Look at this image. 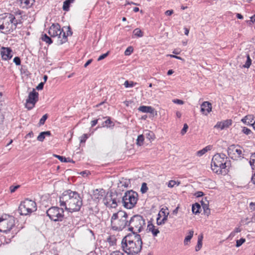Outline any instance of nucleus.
Returning <instances> with one entry per match:
<instances>
[{
	"label": "nucleus",
	"instance_id": "obj_35",
	"mask_svg": "<svg viewBox=\"0 0 255 255\" xmlns=\"http://www.w3.org/2000/svg\"><path fill=\"white\" fill-rule=\"evenodd\" d=\"M247 61L246 62V63L245 65H243V67L245 68H249L252 64V60L250 57V55L249 54L247 56Z\"/></svg>",
	"mask_w": 255,
	"mask_h": 255
},
{
	"label": "nucleus",
	"instance_id": "obj_55",
	"mask_svg": "<svg viewBox=\"0 0 255 255\" xmlns=\"http://www.w3.org/2000/svg\"><path fill=\"white\" fill-rule=\"evenodd\" d=\"M173 103L179 104V105H182L184 104V102L182 100H179V99H175L173 101Z\"/></svg>",
	"mask_w": 255,
	"mask_h": 255
},
{
	"label": "nucleus",
	"instance_id": "obj_40",
	"mask_svg": "<svg viewBox=\"0 0 255 255\" xmlns=\"http://www.w3.org/2000/svg\"><path fill=\"white\" fill-rule=\"evenodd\" d=\"M133 48L131 46L128 47L125 51V55L128 56L133 52Z\"/></svg>",
	"mask_w": 255,
	"mask_h": 255
},
{
	"label": "nucleus",
	"instance_id": "obj_45",
	"mask_svg": "<svg viewBox=\"0 0 255 255\" xmlns=\"http://www.w3.org/2000/svg\"><path fill=\"white\" fill-rule=\"evenodd\" d=\"M121 183H122V185L125 187H128L130 183L129 180L124 179L121 181Z\"/></svg>",
	"mask_w": 255,
	"mask_h": 255
},
{
	"label": "nucleus",
	"instance_id": "obj_10",
	"mask_svg": "<svg viewBox=\"0 0 255 255\" xmlns=\"http://www.w3.org/2000/svg\"><path fill=\"white\" fill-rule=\"evenodd\" d=\"M138 200V194L132 190L127 191L122 198L123 206L127 209H132Z\"/></svg>",
	"mask_w": 255,
	"mask_h": 255
},
{
	"label": "nucleus",
	"instance_id": "obj_61",
	"mask_svg": "<svg viewBox=\"0 0 255 255\" xmlns=\"http://www.w3.org/2000/svg\"><path fill=\"white\" fill-rule=\"evenodd\" d=\"M173 13V10H166L165 12L166 15H171Z\"/></svg>",
	"mask_w": 255,
	"mask_h": 255
},
{
	"label": "nucleus",
	"instance_id": "obj_52",
	"mask_svg": "<svg viewBox=\"0 0 255 255\" xmlns=\"http://www.w3.org/2000/svg\"><path fill=\"white\" fill-rule=\"evenodd\" d=\"M44 86V82H41L36 87V89L37 90H42Z\"/></svg>",
	"mask_w": 255,
	"mask_h": 255
},
{
	"label": "nucleus",
	"instance_id": "obj_44",
	"mask_svg": "<svg viewBox=\"0 0 255 255\" xmlns=\"http://www.w3.org/2000/svg\"><path fill=\"white\" fill-rule=\"evenodd\" d=\"M241 231V229L240 228H236L233 232H232L229 236V238H231V236H234L236 233H239Z\"/></svg>",
	"mask_w": 255,
	"mask_h": 255
},
{
	"label": "nucleus",
	"instance_id": "obj_1",
	"mask_svg": "<svg viewBox=\"0 0 255 255\" xmlns=\"http://www.w3.org/2000/svg\"><path fill=\"white\" fill-rule=\"evenodd\" d=\"M59 203L61 207L69 212L80 211L83 201L80 194L71 190L65 191L59 197Z\"/></svg>",
	"mask_w": 255,
	"mask_h": 255
},
{
	"label": "nucleus",
	"instance_id": "obj_9",
	"mask_svg": "<svg viewBox=\"0 0 255 255\" xmlns=\"http://www.w3.org/2000/svg\"><path fill=\"white\" fill-rule=\"evenodd\" d=\"M37 205L36 203L28 199H26L21 202L18 207V212L21 215L26 216L36 211Z\"/></svg>",
	"mask_w": 255,
	"mask_h": 255
},
{
	"label": "nucleus",
	"instance_id": "obj_38",
	"mask_svg": "<svg viewBox=\"0 0 255 255\" xmlns=\"http://www.w3.org/2000/svg\"><path fill=\"white\" fill-rule=\"evenodd\" d=\"M148 187L146 183H142L140 188V191L142 193H145L147 192Z\"/></svg>",
	"mask_w": 255,
	"mask_h": 255
},
{
	"label": "nucleus",
	"instance_id": "obj_33",
	"mask_svg": "<svg viewBox=\"0 0 255 255\" xmlns=\"http://www.w3.org/2000/svg\"><path fill=\"white\" fill-rule=\"evenodd\" d=\"M202 206L203 207V208L204 209V211L205 214L208 215L210 213V210L208 208V204L204 203L203 201H201Z\"/></svg>",
	"mask_w": 255,
	"mask_h": 255
},
{
	"label": "nucleus",
	"instance_id": "obj_29",
	"mask_svg": "<svg viewBox=\"0 0 255 255\" xmlns=\"http://www.w3.org/2000/svg\"><path fill=\"white\" fill-rule=\"evenodd\" d=\"M200 209V205L198 203H196L193 205L192 210L193 213L197 214L200 212L199 210Z\"/></svg>",
	"mask_w": 255,
	"mask_h": 255
},
{
	"label": "nucleus",
	"instance_id": "obj_36",
	"mask_svg": "<svg viewBox=\"0 0 255 255\" xmlns=\"http://www.w3.org/2000/svg\"><path fill=\"white\" fill-rule=\"evenodd\" d=\"M136 84V83L133 81L128 82V80L126 81L124 84L126 88L132 87Z\"/></svg>",
	"mask_w": 255,
	"mask_h": 255
},
{
	"label": "nucleus",
	"instance_id": "obj_46",
	"mask_svg": "<svg viewBox=\"0 0 255 255\" xmlns=\"http://www.w3.org/2000/svg\"><path fill=\"white\" fill-rule=\"evenodd\" d=\"M55 157H56L59 160H60L61 162H67L68 161L67 160V158H66L65 157L55 155Z\"/></svg>",
	"mask_w": 255,
	"mask_h": 255
},
{
	"label": "nucleus",
	"instance_id": "obj_16",
	"mask_svg": "<svg viewBox=\"0 0 255 255\" xmlns=\"http://www.w3.org/2000/svg\"><path fill=\"white\" fill-rule=\"evenodd\" d=\"M232 123L231 120H226L222 122H219L215 126L214 128L221 130L229 128Z\"/></svg>",
	"mask_w": 255,
	"mask_h": 255
},
{
	"label": "nucleus",
	"instance_id": "obj_2",
	"mask_svg": "<svg viewBox=\"0 0 255 255\" xmlns=\"http://www.w3.org/2000/svg\"><path fill=\"white\" fill-rule=\"evenodd\" d=\"M142 242L140 235L136 233H129L122 240L123 250L129 255L138 254L142 249Z\"/></svg>",
	"mask_w": 255,
	"mask_h": 255
},
{
	"label": "nucleus",
	"instance_id": "obj_34",
	"mask_svg": "<svg viewBox=\"0 0 255 255\" xmlns=\"http://www.w3.org/2000/svg\"><path fill=\"white\" fill-rule=\"evenodd\" d=\"M144 141V136L142 134L139 135L138 136L137 138L136 139V144L138 145H142Z\"/></svg>",
	"mask_w": 255,
	"mask_h": 255
},
{
	"label": "nucleus",
	"instance_id": "obj_60",
	"mask_svg": "<svg viewBox=\"0 0 255 255\" xmlns=\"http://www.w3.org/2000/svg\"><path fill=\"white\" fill-rule=\"evenodd\" d=\"M250 207L251 210L253 211H255V203L254 202H251L250 203Z\"/></svg>",
	"mask_w": 255,
	"mask_h": 255
},
{
	"label": "nucleus",
	"instance_id": "obj_15",
	"mask_svg": "<svg viewBox=\"0 0 255 255\" xmlns=\"http://www.w3.org/2000/svg\"><path fill=\"white\" fill-rule=\"evenodd\" d=\"M0 55L3 60H8L12 57V51L9 47H2L0 48Z\"/></svg>",
	"mask_w": 255,
	"mask_h": 255
},
{
	"label": "nucleus",
	"instance_id": "obj_48",
	"mask_svg": "<svg viewBox=\"0 0 255 255\" xmlns=\"http://www.w3.org/2000/svg\"><path fill=\"white\" fill-rule=\"evenodd\" d=\"M88 138L87 134H84L80 137V142H85L86 139Z\"/></svg>",
	"mask_w": 255,
	"mask_h": 255
},
{
	"label": "nucleus",
	"instance_id": "obj_49",
	"mask_svg": "<svg viewBox=\"0 0 255 255\" xmlns=\"http://www.w3.org/2000/svg\"><path fill=\"white\" fill-rule=\"evenodd\" d=\"M188 128V125L186 124H185L184 125L181 131V134L182 135H184L186 132Z\"/></svg>",
	"mask_w": 255,
	"mask_h": 255
},
{
	"label": "nucleus",
	"instance_id": "obj_62",
	"mask_svg": "<svg viewBox=\"0 0 255 255\" xmlns=\"http://www.w3.org/2000/svg\"><path fill=\"white\" fill-rule=\"evenodd\" d=\"M89 171H82L81 172V174L83 176H88V175L89 174Z\"/></svg>",
	"mask_w": 255,
	"mask_h": 255
},
{
	"label": "nucleus",
	"instance_id": "obj_25",
	"mask_svg": "<svg viewBox=\"0 0 255 255\" xmlns=\"http://www.w3.org/2000/svg\"><path fill=\"white\" fill-rule=\"evenodd\" d=\"M144 135L146 138L149 140L154 139L155 138V135L154 133L150 130H146L144 131Z\"/></svg>",
	"mask_w": 255,
	"mask_h": 255
},
{
	"label": "nucleus",
	"instance_id": "obj_43",
	"mask_svg": "<svg viewBox=\"0 0 255 255\" xmlns=\"http://www.w3.org/2000/svg\"><path fill=\"white\" fill-rule=\"evenodd\" d=\"M245 239H243V238H242L240 240H237L236 241V247H240L243 243H245Z\"/></svg>",
	"mask_w": 255,
	"mask_h": 255
},
{
	"label": "nucleus",
	"instance_id": "obj_57",
	"mask_svg": "<svg viewBox=\"0 0 255 255\" xmlns=\"http://www.w3.org/2000/svg\"><path fill=\"white\" fill-rule=\"evenodd\" d=\"M66 29H67V33L66 34V37L67 38V36L72 35V32L71 30H70V27H67Z\"/></svg>",
	"mask_w": 255,
	"mask_h": 255
},
{
	"label": "nucleus",
	"instance_id": "obj_11",
	"mask_svg": "<svg viewBox=\"0 0 255 255\" xmlns=\"http://www.w3.org/2000/svg\"><path fill=\"white\" fill-rule=\"evenodd\" d=\"M63 207L61 208L57 207H52L46 212L49 218L55 222L62 221L64 217V210Z\"/></svg>",
	"mask_w": 255,
	"mask_h": 255
},
{
	"label": "nucleus",
	"instance_id": "obj_42",
	"mask_svg": "<svg viewBox=\"0 0 255 255\" xmlns=\"http://www.w3.org/2000/svg\"><path fill=\"white\" fill-rule=\"evenodd\" d=\"M242 132L247 135H249L251 133H252V132L250 129H249L246 127L243 128Z\"/></svg>",
	"mask_w": 255,
	"mask_h": 255
},
{
	"label": "nucleus",
	"instance_id": "obj_8",
	"mask_svg": "<svg viewBox=\"0 0 255 255\" xmlns=\"http://www.w3.org/2000/svg\"><path fill=\"white\" fill-rule=\"evenodd\" d=\"M48 33L51 37L56 39V42L59 45L67 41L66 33L64 31L63 28L61 29L58 23L53 24L49 29Z\"/></svg>",
	"mask_w": 255,
	"mask_h": 255
},
{
	"label": "nucleus",
	"instance_id": "obj_32",
	"mask_svg": "<svg viewBox=\"0 0 255 255\" xmlns=\"http://www.w3.org/2000/svg\"><path fill=\"white\" fill-rule=\"evenodd\" d=\"M133 34L138 37H141L143 36V32L139 28H135L133 31Z\"/></svg>",
	"mask_w": 255,
	"mask_h": 255
},
{
	"label": "nucleus",
	"instance_id": "obj_13",
	"mask_svg": "<svg viewBox=\"0 0 255 255\" xmlns=\"http://www.w3.org/2000/svg\"><path fill=\"white\" fill-rule=\"evenodd\" d=\"M38 93L33 89L32 91L28 94V98L25 103V107L28 110H31L38 100Z\"/></svg>",
	"mask_w": 255,
	"mask_h": 255
},
{
	"label": "nucleus",
	"instance_id": "obj_56",
	"mask_svg": "<svg viewBox=\"0 0 255 255\" xmlns=\"http://www.w3.org/2000/svg\"><path fill=\"white\" fill-rule=\"evenodd\" d=\"M204 195V193L202 191H198L197 192H196L194 194V195L196 197H202L203 195Z\"/></svg>",
	"mask_w": 255,
	"mask_h": 255
},
{
	"label": "nucleus",
	"instance_id": "obj_4",
	"mask_svg": "<svg viewBox=\"0 0 255 255\" xmlns=\"http://www.w3.org/2000/svg\"><path fill=\"white\" fill-rule=\"evenodd\" d=\"M128 215L124 211L114 213L111 219V228L115 231H122L126 227H128Z\"/></svg>",
	"mask_w": 255,
	"mask_h": 255
},
{
	"label": "nucleus",
	"instance_id": "obj_12",
	"mask_svg": "<svg viewBox=\"0 0 255 255\" xmlns=\"http://www.w3.org/2000/svg\"><path fill=\"white\" fill-rule=\"evenodd\" d=\"M118 202H120V200L118 198L117 194L110 193L103 199L104 204L109 208H116L118 206Z\"/></svg>",
	"mask_w": 255,
	"mask_h": 255
},
{
	"label": "nucleus",
	"instance_id": "obj_50",
	"mask_svg": "<svg viewBox=\"0 0 255 255\" xmlns=\"http://www.w3.org/2000/svg\"><path fill=\"white\" fill-rule=\"evenodd\" d=\"M13 62L15 63V64L16 65H20L21 63V61L20 58L18 57H15L13 59Z\"/></svg>",
	"mask_w": 255,
	"mask_h": 255
},
{
	"label": "nucleus",
	"instance_id": "obj_6",
	"mask_svg": "<svg viewBox=\"0 0 255 255\" xmlns=\"http://www.w3.org/2000/svg\"><path fill=\"white\" fill-rule=\"evenodd\" d=\"M226 155L224 153L215 154L212 159L211 168L212 170L218 174H222L223 170L226 167Z\"/></svg>",
	"mask_w": 255,
	"mask_h": 255
},
{
	"label": "nucleus",
	"instance_id": "obj_64",
	"mask_svg": "<svg viewBox=\"0 0 255 255\" xmlns=\"http://www.w3.org/2000/svg\"><path fill=\"white\" fill-rule=\"evenodd\" d=\"M92 62V59H89L87 62L84 65V67H87L89 64H90L91 63V62Z\"/></svg>",
	"mask_w": 255,
	"mask_h": 255
},
{
	"label": "nucleus",
	"instance_id": "obj_30",
	"mask_svg": "<svg viewBox=\"0 0 255 255\" xmlns=\"http://www.w3.org/2000/svg\"><path fill=\"white\" fill-rule=\"evenodd\" d=\"M32 2H30V0H21V3L24 4V6L26 8L30 7L32 4L34 0H32Z\"/></svg>",
	"mask_w": 255,
	"mask_h": 255
},
{
	"label": "nucleus",
	"instance_id": "obj_17",
	"mask_svg": "<svg viewBox=\"0 0 255 255\" xmlns=\"http://www.w3.org/2000/svg\"><path fill=\"white\" fill-rule=\"evenodd\" d=\"M212 110V105L209 102H204L201 105V112L207 115Z\"/></svg>",
	"mask_w": 255,
	"mask_h": 255
},
{
	"label": "nucleus",
	"instance_id": "obj_3",
	"mask_svg": "<svg viewBox=\"0 0 255 255\" xmlns=\"http://www.w3.org/2000/svg\"><path fill=\"white\" fill-rule=\"evenodd\" d=\"M21 23V20L16 19L12 14L4 13L0 15V30L4 33L13 32Z\"/></svg>",
	"mask_w": 255,
	"mask_h": 255
},
{
	"label": "nucleus",
	"instance_id": "obj_28",
	"mask_svg": "<svg viewBox=\"0 0 255 255\" xmlns=\"http://www.w3.org/2000/svg\"><path fill=\"white\" fill-rule=\"evenodd\" d=\"M250 164L253 170L255 169V152L251 156Z\"/></svg>",
	"mask_w": 255,
	"mask_h": 255
},
{
	"label": "nucleus",
	"instance_id": "obj_19",
	"mask_svg": "<svg viewBox=\"0 0 255 255\" xmlns=\"http://www.w3.org/2000/svg\"><path fill=\"white\" fill-rule=\"evenodd\" d=\"M255 120V117L252 115H248L241 120V121L248 126H251Z\"/></svg>",
	"mask_w": 255,
	"mask_h": 255
},
{
	"label": "nucleus",
	"instance_id": "obj_22",
	"mask_svg": "<svg viewBox=\"0 0 255 255\" xmlns=\"http://www.w3.org/2000/svg\"><path fill=\"white\" fill-rule=\"evenodd\" d=\"M212 148V146L208 145L203 148L202 149L199 150L197 152V155L198 156H201L204 155L208 151L210 150Z\"/></svg>",
	"mask_w": 255,
	"mask_h": 255
},
{
	"label": "nucleus",
	"instance_id": "obj_63",
	"mask_svg": "<svg viewBox=\"0 0 255 255\" xmlns=\"http://www.w3.org/2000/svg\"><path fill=\"white\" fill-rule=\"evenodd\" d=\"M98 120H93L91 122V127H94L98 123Z\"/></svg>",
	"mask_w": 255,
	"mask_h": 255
},
{
	"label": "nucleus",
	"instance_id": "obj_14",
	"mask_svg": "<svg viewBox=\"0 0 255 255\" xmlns=\"http://www.w3.org/2000/svg\"><path fill=\"white\" fill-rule=\"evenodd\" d=\"M228 152L229 155L232 158H234L235 159H237L243 155L242 148L238 145H231L228 148Z\"/></svg>",
	"mask_w": 255,
	"mask_h": 255
},
{
	"label": "nucleus",
	"instance_id": "obj_59",
	"mask_svg": "<svg viewBox=\"0 0 255 255\" xmlns=\"http://www.w3.org/2000/svg\"><path fill=\"white\" fill-rule=\"evenodd\" d=\"M167 56H169L170 57H172V58H174L177 59H179V60H183L181 57L176 56L174 55L169 54V55H167Z\"/></svg>",
	"mask_w": 255,
	"mask_h": 255
},
{
	"label": "nucleus",
	"instance_id": "obj_21",
	"mask_svg": "<svg viewBox=\"0 0 255 255\" xmlns=\"http://www.w3.org/2000/svg\"><path fill=\"white\" fill-rule=\"evenodd\" d=\"M51 132L50 131H43L39 133L37 137V139L39 141H43L46 136H50Z\"/></svg>",
	"mask_w": 255,
	"mask_h": 255
},
{
	"label": "nucleus",
	"instance_id": "obj_18",
	"mask_svg": "<svg viewBox=\"0 0 255 255\" xmlns=\"http://www.w3.org/2000/svg\"><path fill=\"white\" fill-rule=\"evenodd\" d=\"M147 230L149 232H151L154 237H156L159 233V231L155 226L152 224L150 222H148L147 226Z\"/></svg>",
	"mask_w": 255,
	"mask_h": 255
},
{
	"label": "nucleus",
	"instance_id": "obj_37",
	"mask_svg": "<svg viewBox=\"0 0 255 255\" xmlns=\"http://www.w3.org/2000/svg\"><path fill=\"white\" fill-rule=\"evenodd\" d=\"M178 186L180 184V182H176L174 180H170L168 182L167 186L169 188H173L175 185Z\"/></svg>",
	"mask_w": 255,
	"mask_h": 255
},
{
	"label": "nucleus",
	"instance_id": "obj_7",
	"mask_svg": "<svg viewBox=\"0 0 255 255\" xmlns=\"http://www.w3.org/2000/svg\"><path fill=\"white\" fill-rule=\"evenodd\" d=\"M4 218L2 217L0 218V232L7 233L12 231V236L13 237L19 230H15L16 219L12 216H8Z\"/></svg>",
	"mask_w": 255,
	"mask_h": 255
},
{
	"label": "nucleus",
	"instance_id": "obj_5",
	"mask_svg": "<svg viewBox=\"0 0 255 255\" xmlns=\"http://www.w3.org/2000/svg\"><path fill=\"white\" fill-rule=\"evenodd\" d=\"M128 231L131 233L141 232L146 226L145 220L143 217L139 215L132 216L129 220Z\"/></svg>",
	"mask_w": 255,
	"mask_h": 255
},
{
	"label": "nucleus",
	"instance_id": "obj_39",
	"mask_svg": "<svg viewBox=\"0 0 255 255\" xmlns=\"http://www.w3.org/2000/svg\"><path fill=\"white\" fill-rule=\"evenodd\" d=\"M102 192L100 193V192L98 189H97L94 191V196L97 199H101L103 196V195H102Z\"/></svg>",
	"mask_w": 255,
	"mask_h": 255
},
{
	"label": "nucleus",
	"instance_id": "obj_47",
	"mask_svg": "<svg viewBox=\"0 0 255 255\" xmlns=\"http://www.w3.org/2000/svg\"><path fill=\"white\" fill-rule=\"evenodd\" d=\"M109 54V51H108L107 53L101 55L98 58V61H101V60L105 59L106 57H107L108 56Z\"/></svg>",
	"mask_w": 255,
	"mask_h": 255
},
{
	"label": "nucleus",
	"instance_id": "obj_58",
	"mask_svg": "<svg viewBox=\"0 0 255 255\" xmlns=\"http://www.w3.org/2000/svg\"><path fill=\"white\" fill-rule=\"evenodd\" d=\"M110 255H124V254L119 251L113 252Z\"/></svg>",
	"mask_w": 255,
	"mask_h": 255
},
{
	"label": "nucleus",
	"instance_id": "obj_27",
	"mask_svg": "<svg viewBox=\"0 0 255 255\" xmlns=\"http://www.w3.org/2000/svg\"><path fill=\"white\" fill-rule=\"evenodd\" d=\"M41 39L42 41L45 42L46 43L50 44L52 43L51 38L47 35L46 34H42L41 36Z\"/></svg>",
	"mask_w": 255,
	"mask_h": 255
},
{
	"label": "nucleus",
	"instance_id": "obj_24",
	"mask_svg": "<svg viewBox=\"0 0 255 255\" xmlns=\"http://www.w3.org/2000/svg\"><path fill=\"white\" fill-rule=\"evenodd\" d=\"M202 240L203 236L201 235L199 236L198 238V242L196 246L195 247V251L196 252L199 251L202 248Z\"/></svg>",
	"mask_w": 255,
	"mask_h": 255
},
{
	"label": "nucleus",
	"instance_id": "obj_54",
	"mask_svg": "<svg viewBox=\"0 0 255 255\" xmlns=\"http://www.w3.org/2000/svg\"><path fill=\"white\" fill-rule=\"evenodd\" d=\"M160 218H161V215H160V214L159 213L158 214V217L156 219V222H157V224L158 225H162V224H159V222H162V220Z\"/></svg>",
	"mask_w": 255,
	"mask_h": 255
},
{
	"label": "nucleus",
	"instance_id": "obj_26",
	"mask_svg": "<svg viewBox=\"0 0 255 255\" xmlns=\"http://www.w3.org/2000/svg\"><path fill=\"white\" fill-rule=\"evenodd\" d=\"M193 234H194L193 230H190L189 232L188 235L185 237L184 241V243L185 245H187L188 244V243L189 242H190V241L193 237Z\"/></svg>",
	"mask_w": 255,
	"mask_h": 255
},
{
	"label": "nucleus",
	"instance_id": "obj_23",
	"mask_svg": "<svg viewBox=\"0 0 255 255\" xmlns=\"http://www.w3.org/2000/svg\"><path fill=\"white\" fill-rule=\"evenodd\" d=\"M74 1V0H66L64 1L63 5V9L65 11H68L70 4Z\"/></svg>",
	"mask_w": 255,
	"mask_h": 255
},
{
	"label": "nucleus",
	"instance_id": "obj_20",
	"mask_svg": "<svg viewBox=\"0 0 255 255\" xmlns=\"http://www.w3.org/2000/svg\"><path fill=\"white\" fill-rule=\"evenodd\" d=\"M138 110L142 113L151 114H153L155 112L154 109L150 106H141L138 108Z\"/></svg>",
	"mask_w": 255,
	"mask_h": 255
},
{
	"label": "nucleus",
	"instance_id": "obj_51",
	"mask_svg": "<svg viewBox=\"0 0 255 255\" xmlns=\"http://www.w3.org/2000/svg\"><path fill=\"white\" fill-rule=\"evenodd\" d=\"M19 185H16V186H10V192L11 193H13L15 192V191L18 189L19 187Z\"/></svg>",
	"mask_w": 255,
	"mask_h": 255
},
{
	"label": "nucleus",
	"instance_id": "obj_41",
	"mask_svg": "<svg viewBox=\"0 0 255 255\" xmlns=\"http://www.w3.org/2000/svg\"><path fill=\"white\" fill-rule=\"evenodd\" d=\"M47 117H48V116H47V114H45L44 115H43L39 121V125L41 126V125H44L45 121L47 119Z\"/></svg>",
	"mask_w": 255,
	"mask_h": 255
},
{
	"label": "nucleus",
	"instance_id": "obj_53",
	"mask_svg": "<svg viewBox=\"0 0 255 255\" xmlns=\"http://www.w3.org/2000/svg\"><path fill=\"white\" fill-rule=\"evenodd\" d=\"M168 213H167V215H164L163 218L161 219L162 221V222H159L160 224H164L166 221L167 220V216H168Z\"/></svg>",
	"mask_w": 255,
	"mask_h": 255
},
{
	"label": "nucleus",
	"instance_id": "obj_31",
	"mask_svg": "<svg viewBox=\"0 0 255 255\" xmlns=\"http://www.w3.org/2000/svg\"><path fill=\"white\" fill-rule=\"evenodd\" d=\"M114 126V124L109 117H108V119L105 121L103 125V127H106L107 128Z\"/></svg>",
	"mask_w": 255,
	"mask_h": 255
}]
</instances>
